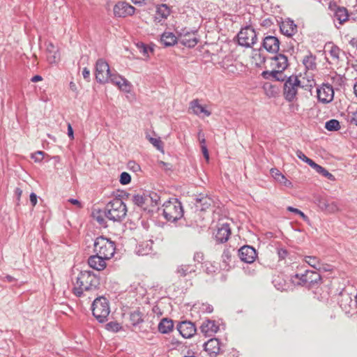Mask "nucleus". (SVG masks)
<instances>
[{
	"mask_svg": "<svg viewBox=\"0 0 357 357\" xmlns=\"http://www.w3.org/2000/svg\"><path fill=\"white\" fill-rule=\"evenodd\" d=\"M160 198V195L156 192L146 191L144 211L148 214H151L153 213L156 209H158Z\"/></svg>",
	"mask_w": 357,
	"mask_h": 357,
	"instance_id": "11",
	"label": "nucleus"
},
{
	"mask_svg": "<svg viewBox=\"0 0 357 357\" xmlns=\"http://www.w3.org/2000/svg\"><path fill=\"white\" fill-rule=\"evenodd\" d=\"M315 59L316 57L310 54L303 58V63L307 70H313L316 68Z\"/></svg>",
	"mask_w": 357,
	"mask_h": 357,
	"instance_id": "36",
	"label": "nucleus"
},
{
	"mask_svg": "<svg viewBox=\"0 0 357 357\" xmlns=\"http://www.w3.org/2000/svg\"><path fill=\"white\" fill-rule=\"evenodd\" d=\"M262 46L270 53H277L280 48V41L275 36H268L264 38Z\"/></svg>",
	"mask_w": 357,
	"mask_h": 357,
	"instance_id": "19",
	"label": "nucleus"
},
{
	"mask_svg": "<svg viewBox=\"0 0 357 357\" xmlns=\"http://www.w3.org/2000/svg\"><path fill=\"white\" fill-rule=\"evenodd\" d=\"M149 141L155 147L158 151L163 152V142L160 138L149 137Z\"/></svg>",
	"mask_w": 357,
	"mask_h": 357,
	"instance_id": "41",
	"label": "nucleus"
},
{
	"mask_svg": "<svg viewBox=\"0 0 357 357\" xmlns=\"http://www.w3.org/2000/svg\"><path fill=\"white\" fill-rule=\"evenodd\" d=\"M296 156L303 162H305L308 157H307L301 151L297 150L296 152Z\"/></svg>",
	"mask_w": 357,
	"mask_h": 357,
	"instance_id": "51",
	"label": "nucleus"
},
{
	"mask_svg": "<svg viewBox=\"0 0 357 357\" xmlns=\"http://www.w3.org/2000/svg\"><path fill=\"white\" fill-rule=\"evenodd\" d=\"M198 139L199 141L200 145H206V139L204 134L202 132V130H199L198 132Z\"/></svg>",
	"mask_w": 357,
	"mask_h": 357,
	"instance_id": "50",
	"label": "nucleus"
},
{
	"mask_svg": "<svg viewBox=\"0 0 357 357\" xmlns=\"http://www.w3.org/2000/svg\"><path fill=\"white\" fill-rule=\"evenodd\" d=\"M45 153L42 151H38L31 154V158L36 162H41L45 158Z\"/></svg>",
	"mask_w": 357,
	"mask_h": 357,
	"instance_id": "43",
	"label": "nucleus"
},
{
	"mask_svg": "<svg viewBox=\"0 0 357 357\" xmlns=\"http://www.w3.org/2000/svg\"><path fill=\"white\" fill-rule=\"evenodd\" d=\"M68 135L71 139L74 138L73 129L70 123L68 125Z\"/></svg>",
	"mask_w": 357,
	"mask_h": 357,
	"instance_id": "59",
	"label": "nucleus"
},
{
	"mask_svg": "<svg viewBox=\"0 0 357 357\" xmlns=\"http://www.w3.org/2000/svg\"><path fill=\"white\" fill-rule=\"evenodd\" d=\"M178 42L185 47H194L198 43V39L196 37V31L185 32L183 31L178 37Z\"/></svg>",
	"mask_w": 357,
	"mask_h": 357,
	"instance_id": "16",
	"label": "nucleus"
},
{
	"mask_svg": "<svg viewBox=\"0 0 357 357\" xmlns=\"http://www.w3.org/2000/svg\"><path fill=\"white\" fill-rule=\"evenodd\" d=\"M304 261L316 270L320 271L322 268V263L320 259L315 256H305Z\"/></svg>",
	"mask_w": 357,
	"mask_h": 357,
	"instance_id": "35",
	"label": "nucleus"
},
{
	"mask_svg": "<svg viewBox=\"0 0 357 357\" xmlns=\"http://www.w3.org/2000/svg\"><path fill=\"white\" fill-rule=\"evenodd\" d=\"M145 192L142 195H136L133 197L132 201L135 205L144 211L145 205Z\"/></svg>",
	"mask_w": 357,
	"mask_h": 357,
	"instance_id": "40",
	"label": "nucleus"
},
{
	"mask_svg": "<svg viewBox=\"0 0 357 357\" xmlns=\"http://www.w3.org/2000/svg\"><path fill=\"white\" fill-rule=\"evenodd\" d=\"M204 347L211 357L215 356L220 351V342L217 338H211L204 343Z\"/></svg>",
	"mask_w": 357,
	"mask_h": 357,
	"instance_id": "24",
	"label": "nucleus"
},
{
	"mask_svg": "<svg viewBox=\"0 0 357 357\" xmlns=\"http://www.w3.org/2000/svg\"><path fill=\"white\" fill-rule=\"evenodd\" d=\"M280 28L281 32L287 36H291L297 31V26L292 20L282 22Z\"/></svg>",
	"mask_w": 357,
	"mask_h": 357,
	"instance_id": "30",
	"label": "nucleus"
},
{
	"mask_svg": "<svg viewBox=\"0 0 357 357\" xmlns=\"http://www.w3.org/2000/svg\"><path fill=\"white\" fill-rule=\"evenodd\" d=\"M340 52V50L339 49V47L333 45L329 50V54L333 59L338 60Z\"/></svg>",
	"mask_w": 357,
	"mask_h": 357,
	"instance_id": "47",
	"label": "nucleus"
},
{
	"mask_svg": "<svg viewBox=\"0 0 357 357\" xmlns=\"http://www.w3.org/2000/svg\"><path fill=\"white\" fill-rule=\"evenodd\" d=\"M328 9L333 13V17L340 24H344L349 19V13L345 7L340 6L336 2L331 1Z\"/></svg>",
	"mask_w": 357,
	"mask_h": 357,
	"instance_id": "14",
	"label": "nucleus"
},
{
	"mask_svg": "<svg viewBox=\"0 0 357 357\" xmlns=\"http://www.w3.org/2000/svg\"><path fill=\"white\" fill-rule=\"evenodd\" d=\"M132 2L136 5L142 6V4H146L151 1V0H131Z\"/></svg>",
	"mask_w": 357,
	"mask_h": 357,
	"instance_id": "57",
	"label": "nucleus"
},
{
	"mask_svg": "<svg viewBox=\"0 0 357 357\" xmlns=\"http://www.w3.org/2000/svg\"><path fill=\"white\" fill-rule=\"evenodd\" d=\"M194 205L196 211H205L213 204V201L206 195L199 194L193 198Z\"/></svg>",
	"mask_w": 357,
	"mask_h": 357,
	"instance_id": "18",
	"label": "nucleus"
},
{
	"mask_svg": "<svg viewBox=\"0 0 357 357\" xmlns=\"http://www.w3.org/2000/svg\"><path fill=\"white\" fill-rule=\"evenodd\" d=\"M257 35L254 29L250 26H245L241 29L238 33V42L241 46L250 47L256 43Z\"/></svg>",
	"mask_w": 357,
	"mask_h": 357,
	"instance_id": "10",
	"label": "nucleus"
},
{
	"mask_svg": "<svg viewBox=\"0 0 357 357\" xmlns=\"http://www.w3.org/2000/svg\"><path fill=\"white\" fill-rule=\"evenodd\" d=\"M279 181H280V185H284L287 188H290L292 186L291 180H279Z\"/></svg>",
	"mask_w": 357,
	"mask_h": 357,
	"instance_id": "55",
	"label": "nucleus"
},
{
	"mask_svg": "<svg viewBox=\"0 0 357 357\" xmlns=\"http://www.w3.org/2000/svg\"><path fill=\"white\" fill-rule=\"evenodd\" d=\"M200 329L205 335L211 336L218 331L219 326L215 324V321L206 320L202 324Z\"/></svg>",
	"mask_w": 357,
	"mask_h": 357,
	"instance_id": "26",
	"label": "nucleus"
},
{
	"mask_svg": "<svg viewBox=\"0 0 357 357\" xmlns=\"http://www.w3.org/2000/svg\"><path fill=\"white\" fill-rule=\"evenodd\" d=\"M68 202L74 205H76L78 208H82V204L77 199H69Z\"/></svg>",
	"mask_w": 357,
	"mask_h": 357,
	"instance_id": "58",
	"label": "nucleus"
},
{
	"mask_svg": "<svg viewBox=\"0 0 357 357\" xmlns=\"http://www.w3.org/2000/svg\"><path fill=\"white\" fill-rule=\"evenodd\" d=\"M294 278L298 279L297 284L312 289L321 281V275L316 271H305V273H296Z\"/></svg>",
	"mask_w": 357,
	"mask_h": 357,
	"instance_id": "8",
	"label": "nucleus"
},
{
	"mask_svg": "<svg viewBox=\"0 0 357 357\" xmlns=\"http://www.w3.org/2000/svg\"><path fill=\"white\" fill-rule=\"evenodd\" d=\"M30 202L33 206H35L37 204V196L34 192L30 195Z\"/></svg>",
	"mask_w": 357,
	"mask_h": 357,
	"instance_id": "54",
	"label": "nucleus"
},
{
	"mask_svg": "<svg viewBox=\"0 0 357 357\" xmlns=\"http://www.w3.org/2000/svg\"><path fill=\"white\" fill-rule=\"evenodd\" d=\"M338 302L340 307L346 313L350 312V310L352 307L356 306L355 301L354 302L351 296L346 291H343L340 294Z\"/></svg>",
	"mask_w": 357,
	"mask_h": 357,
	"instance_id": "21",
	"label": "nucleus"
},
{
	"mask_svg": "<svg viewBox=\"0 0 357 357\" xmlns=\"http://www.w3.org/2000/svg\"><path fill=\"white\" fill-rule=\"evenodd\" d=\"M312 168L321 176L326 177L328 178H333V176L329 173L328 170L316 162L313 165Z\"/></svg>",
	"mask_w": 357,
	"mask_h": 357,
	"instance_id": "38",
	"label": "nucleus"
},
{
	"mask_svg": "<svg viewBox=\"0 0 357 357\" xmlns=\"http://www.w3.org/2000/svg\"><path fill=\"white\" fill-rule=\"evenodd\" d=\"M152 241H143L137 245L135 252L139 256L148 255L152 251Z\"/></svg>",
	"mask_w": 357,
	"mask_h": 357,
	"instance_id": "31",
	"label": "nucleus"
},
{
	"mask_svg": "<svg viewBox=\"0 0 357 357\" xmlns=\"http://www.w3.org/2000/svg\"><path fill=\"white\" fill-rule=\"evenodd\" d=\"M122 328L120 324L116 321H110L106 324V329L112 332H118Z\"/></svg>",
	"mask_w": 357,
	"mask_h": 357,
	"instance_id": "42",
	"label": "nucleus"
},
{
	"mask_svg": "<svg viewBox=\"0 0 357 357\" xmlns=\"http://www.w3.org/2000/svg\"><path fill=\"white\" fill-rule=\"evenodd\" d=\"M119 178H131V176L128 173L124 172L121 174Z\"/></svg>",
	"mask_w": 357,
	"mask_h": 357,
	"instance_id": "63",
	"label": "nucleus"
},
{
	"mask_svg": "<svg viewBox=\"0 0 357 357\" xmlns=\"http://www.w3.org/2000/svg\"><path fill=\"white\" fill-rule=\"evenodd\" d=\"M352 122L357 126V111L353 114Z\"/></svg>",
	"mask_w": 357,
	"mask_h": 357,
	"instance_id": "64",
	"label": "nucleus"
},
{
	"mask_svg": "<svg viewBox=\"0 0 357 357\" xmlns=\"http://www.w3.org/2000/svg\"><path fill=\"white\" fill-rule=\"evenodd\" d=\"M128 167L129 169L134 172H137L141 170L140 166L137 164L135 161H130L128 163Z\"/></svg>",
	"mask_w": 357,
	"mask_h": 357,
	"instance_id": "49",
	"label": "nucleus"
},
{
	"mask_svg": "<svg viewBox=\"0 0 357 357\" xmlns=\"http://www.w3.org/2000/svg\"><path fill=\"white\" fill-rule=\"evenodd\" d=\"M43 80V77L40 76V75H35L33 76L31 79V81L32 82H39V81H41Z\"/></svg>",
	"mask_w": 357,
	"mask_h": 357,
	"instance_id": "61",
	"label": "nucleus"
},
{
	"mask_svg": "<svg viewBox=\"0 0 357 357\" xmlns=\"http://www.w3.org/2000/svg\"><path fill=\"white\" fill-rule=\"evenodd\" d=\"M231 234L230 227L228 224H223L221 227L218 228L215 234V239L220 243L226 242Z\"/></svg>",
	"mask_w": 357,
	"mask_h": 357,
	"instance_id": "28",
	"label": "nucleus"
},
{
	"mask_svg": "<svg viewBox=\"0 0 357 357\" xmlns=\"http://www.w3.org/2000/svg\"><path fill=\"white\" fill-rule=\"evenodd\" d=\"M261 76L265 79H270L272 81H284L286 78V75H284L283 72L279 71L276 69L271 71H264L261 73Z\"/></svg>",
	"mask_w": 357,
	"mask_h": 357,
	"instance_id": "29",
	"label": "nucleus"
},
{
	"mask_svg": "<svg viewBox=\"0 0 357 357\" xmlns=\"http://www.w3.org/2000/svg\"><path fill=\"white\" fill-rule=\"evenodd\" d=\"M313 199L314 203L317 205L319 209L326 213H335L341 210L337 202L329 200L324 195L316 194L314 195Z\"/></svg>",
	"mask_w": 357,
	"mask_h": 357,
	"instance_id": "7",
	"label": "nucleus"
},
{
	"mask_svg": "<svg viewBox=\"0 0 357 357\" xmlns=\"http://www.w3.org/2000/svg\"><path fill=\"white\" fill-rule=\"evenodd\" d=\"M201 149H202V153H203L205 159L206 160H208L209 154H208V149H207L206 146V145L201 146Z\"/></svg>",
	"mask_w": 357,
	"mask_h": 357,
	"instance_id": "53",
	"label": "nucleus"
},
{
	"mask_svg": "<svg viewBox=\"0 0 357 357\" xmlns=\"http://www.w3.org/2000/svg\"><path fill=\"white\" fill-rule=\"evenodd\" d=\"M46 52L47 61L50 63H55L59 59L58 47L52 43L48 42L46 43Z\"/></svg>",
	"mask_w": 357,
	"mask_h": 357,
	"instance_id": "27",
	"label": "nucleus"
},
{
	"mask_svg": "<svg viewBox=\"0 0 357 357\" xmlns=\"http://www.w3.org/2000/svg\"><path fill=\"white\" fill-rule=\"evenodd\" d=\"M22 190L20 188H16L15 190V195L17 197V200L19 202L22 195Z\"/></svg>",
	"mask_w": 357,
	"mask_h": 357,
	"instance_id": "60",
	"label": "nucleus"
},
{
	"mask_svg": "<svg viewBox=\"0 0 357 357\" xmlns=\"http://www.w3.org/2000/svg\"><path fill=\"white\" fill-rule=\"evenodd\" d=\"M91 310L93 315L100 323L105 322L110 312L108 300L104 296L96 298L92 303Z\"/></svg>",
	"mask_w": 357,
	"mask_h": 357,
	"instance_id": "6",
	"label": "nucleus"
},
{
	"mask_svg": "<svg viewBox=\"0 0 357 357\" xmlns=\"http://www.w3.org/2000/svg\"><path fill=\"white\" fill-rule=\"evenodd\" d=\"M160 42L165 47H170L178 42V38L172 32H164L161 36Z\"/></svg>",
	"mask_w": 357,
	"mask_h": 357,
	"instance_id": "34",
	"label": "nucleus"
},
{
	"mask_svg": "<svg viewBox=\"0 0 357 357\" xmlns=\"http://www.w3.org/2000/svg\"><path fill=\"white\" fill-rule=\"evenodd\" d=\"M100 286V278L91 271H82L76 279L73 289L74 294L80 297L84 291L96 290Z\"/></svg>",
	"mask_w": 357,
	"mask_h": 357,
	"instance_id": "2",
	"label": "nucleus"
},
{
	"mask_svg": "<svg viewBox=\"0 0 357 357\" xmlns=\"http://www.w3.org/2000/svg\"><path fill=\"white\" fill-rule=\"evenodd\" d=\"M163 215L169 222H176L183 216L181 202L176 198H170L162 204Z\"/></svg>",
	"mask_w": 357,
	"mask_h": 357,
	"instance_id": "4",
	"label": "nucleus"
},
{
	"mask_svg": "<svg viewBox=\"0 0 357 357\" xmlns=\"http://www.w3.org/2000/svg\"><path fill=\"white\" fill-rule=\"evenodd\" d=\"M325 128L328 131H337L340 129L339 121L336 119H331L326 122Z\"/></svg>",
	"mask_w": 357,
	"mask_h": 357,
	"instance_id": "39",
	"label": "nucleus"
},
{
	"mask_svg": "<svg viewBox=\"0 0 357 357\" xmlns=\"http://www.w3.org/2000/svg\"><path fill=\"white\" fill-rule=\"evenodd\" d=\"M302 87L297 76H290L284 84V96L289 102L293 101L297 94L298 89Z\"/></svg>",
	"mask_w": 357,
	"mask_h": 357,
	"instance_id": "9",
	"label": "nucleus"
},
{
	"mask_svg": "<svg viewBox=\"0 0 357 357\" xmlns=\"http://www.w3.org/2000/svg\"><path fill=\"white\" fill-rule=\"evenodd\" d=\"M271 174L273 177L280 175L279 170L275 168L271 169Z\"/></svg>",
	"mask_w": 357,
	"mask_h": 357,
	"instance_id": "62",
	"label": "nucleus"
},
{
	"mask_svg": "<svg viewBox=\"0 0 357 357\" xmlns=\"http://www.w3.org/2000/svg\"><path fill=\"white\" fill-rule=\"evenodd\" d=\"M155 9L154 22L162 24L170 15L171 9L165 3L157 5Z\"/></svg>",
	"mask_w": 357,
	"mask_h": 357,
	"instance_id": "20",
	"label": "nucleus"
},
{
	"mask_svg": "<svg viewBox=\"0 0 357 357\" xmlns=\"http://www.w3.org/2000/svg\"><path fill=\"white\" fill-rule=\"evenodd\" d=\"M189 110L195 115H200L204 114L206 116H209L211 112L207 110L205 107L202 106L198 99H195L190 102Z\"/></svg>",
	"mask_w": 357,
	"mask_h": 357,
	"instance_id": "25",
	"label": "nucleus"
},
{
	"mask_svg": "<svg viewBox=\"0 0 357 357\" xmlns=\"http://www.w3.org/2000/svg\"><path fill=\"white\" fill-rule=\"evenodd\" d=\"M238 256L242 261L251 264L255 261L257 255L253 247L244 245L238 250Z\"/></svg>",
	"mask_w": 357,
	"mask_h": 357,
	"instance_id": "15",
	"label": "nucleus"
},
{
	"mask_svg": "<svg viewBox=\"0 0 357 357\" xmlns=\"http://www.w3.org/2000/svg\"><path fill=\"white\" fill-rule=\"evenodd\" d=\"M222 262L225 264L224 268H226L227 266L229 265L228 262L230 260L231 258V253L228 249H226L223 251L222 255Z\"/></svg>",
	"mask_w": 357,
	"mask_h": 357,
	"instance_id": "44",
	"label": "nucleus"
},
{
	"mask_svg": "<svg viewBox=\"0 0 357 357\" xmlns=\"http://www.w3.org/2000/svg\"><path fill=\"white\" fill-rule=\"evenodd\" d=\"M204 259V255L202 252H196L194 255V260L200 263Z\"/></svg>",
	"mask_w": 357,
	"mask_h": 357,
	"instance_id": "52",
	"label": "nucleus"
},
{
	"mask_svg": "<svg viewBox=\"0 0 357 357\" xmlns=\"http://www.w3.org/2000/svg\"><path fill=\"white\" fill-rule=\"evenodd\" d=\"M135 8L126 1H118L113 8L116 17H126L135 13Z\"/></svg>",
	"mask_w": 357,
	"mask_h": 357,
	"instance_id": "12",
	"label": "nucleus"
},
{
	"mask_svg": "<svg viewBox=\"0 0 357 357\" xmlns=\"http://www.w3.org/2000/svg\"><path fill=\"white\" fill-rule=\"evenodd\" d=\"M96 79L100 84L111 82L123 91L129 92L130 91V82L116 72L113 73L110 70L109 64L102 59L96 61Z\"/></svg>",
	"mask_w": 357,
	"mask_h": 357,
	"instance_id": "1",
	"label": "nucleus"
},
{
	"mask_svg": "<svg viewBox=\"0 0 357 357\" xmlns=\"http://www.w3.org/2000/svg\"><path fill=\"white\" fill-rule=\"evenodd\" d=\"M128 208L120 198H114L104 208L105 218L113 222H121L127 215Z\"/></svg>",
	"mask_w": 357,
	"mask_h": 357,
	"instance_id": "3",
	"label": "nucleus"
},
{
	"mask_svg": "<svg viewBox=\"0 0 357 357\" xmlns=\"http://www.w3.org/2000/svg\"><path fill=\"white\" fill-rule=\"evenodd\" d=\"M317 98L319 102L322 103H329L334 98V90L331 85L323 84L317 89Z\"/></svg>",
	"mask_w": 357,
	"mask_h": 357,
	"instance_id": "13",
	"label": "nucleus"
},
{
	"mask_svg": "<svg viewBox=\"0 0 357 357\" xmlns=\"http://www.w3.org/2000/svg\"><path fill=\"white\" fill-rule=\"evenodd\" d=\"M82 76L83 77L88 80L90 77V70L87 68H84L82 70Z\"/></svg>",
	"mask_w": 357,
	"mask_h": 357,
	"instance_id": "56",
	"label": "nucleus"
},
{
	"mask_svg": "<svg viewBox=\"0 0 357 357\" xmlns=\"http://www.w3.org/2000/svg\"><path fill=\"white\" fill-rule=\"evenodd\" d=\"M271 66L279 71L283 72L288 66L287 57L282 54L275 55L272 58Z\"/></svg>",
	"mask_w": 357,
	"mask_h": 357,
	"instance_id": "23",
	"label": "nucleus"
},
{
	"mask_svg": "<svg viewBox=\"0 0 357 357\" xmlns=\"http://www.w3.org/2000/svg\"><path fill=\"white\" fill-rule=\"evenodd\" d=\"M138 49L141 53L143 54L144 56H148L149 52L152 51L151 47H147L144 43H140L137 45Z\"/></svg>",
	"mask_w": 357,
	"mask_h": 357,
	"instance_id": "48",
	"label": "nucleus"
},
{
	"mask_svg": "<svg viewBox=\"0 0 357 357\" xmlns=\"http://www.w3.org/2000/svg\"><path fill=\"white\" fill-rule=\"evenodd\" d=\"M115 250V243L102 236L97 237L94 241L93 250L95 253L107 259L114 256Z\"/></svg>",
	"mask_w": 357,
	"mask_h": 357,
	"instance_id": "5",
	"label": "nucleus"
},
{
	"mask_svg": "<svg viewBox=\"0 0 357 357\" xmlns=\"http://www.w3.org/2000/svg\"><path fill=\"white\" fill-rule=\"evenodd\" d=\"M177 330L184 338L192 337L195 334L197 331L195 324L190 321H184L180 322L177 325Z\"/></svg>",
	"mask_w": 357,
	"mask_h": 357,
	"instance_id": "17",
	"label": "nucleus"
},
{
	"mask_svg": "<svg viewBox=\"0 0 357 357\" xmlns=\"http://www.w3.org/2000/svg\"><path fill=\"white\" fill-rule=\"evenodd\" d=\"M130 319L134 326L139 325L144 321L143 314L139 310L130 313Z\"/></svg>",
	"mask_w": 357,
	"mask_h": 357,
	"instance_id": "37",
	"label": "nucleus"
},
{
	"mask_svg": "<svg viewBox=\"0 0 357 357\" xmlns=\"http://www.w3.org/2000/svg\"><path fill=\"white\" fill-rule=\"evenodd\" d=\"M197 266L195 264H181L178 266L176 273L178 277H185L196 271Z\"/></svg>",
	"mask_w": 357,
	"mask_h": 357,
	"instance_id": "32",
	"label": "nucleus"
},
{
	"mask_svg": "<svg viewBox=\"0 0 357 357\" xmlns=\"http://www.w3.org/2000/svg\"><path fill=\"white\" fill-rule=\"evenodd\" d=\"M277 252L280 260L285 259L289 255V251L284 248H278Z\"/></svg>",
	"mask_w": 357,
	"mask_h": 357,
	"instance_id": "46",
	"label": "nucleus"
},
{
	"mask_svg": "<svg viewBox=\"0 0 357 357\" xmlns=\"http://www.w3.org/2000/svg\"><path fill=\"white\" fill-rule=\"evenodd\" d=\"M107 260H108L107 258L96 253V255L89 257L88 264L91 268L97 271H101L106 267Z\"/></svg>",
	"mask_w": 357,
	"mask_h": 357,
	"instance_id": "22",
	"label": "nucleus"
},
{
	"mask_svg": "<svg viewBox=\"0 0 357 357\" xmlns=\"http://www.w3.org/2000/svg\"><path fill=\"white\" fill-rule=\"evenodd\" d=\"M287 210L289 211L293 212L296 213V215H298L304 221L308 220V218L306 215H305L304 213H303L301 211H300L298 208H294L292 206H288Z\"/></svg>",
	"mask_w": 357,
	"mask_h": 357,
	"instance_id": "45",
	"label": "nucleus"
},
{
	"mask_svg": "<svg viewBox=\"0 0 357 357\" xmlns=\"http://www.w3.org/2000/svg\"><path fill=\"white\" fill-rule=\"evenodd\" d=\"M158 331L162 334H167L172 331L174 328L173 321L168 318H163L160 321L158 326Z\"/></svg>",
	"mask_w": 357,
	"mask_h": 357,
	"instance_id": "33",
	"label": "nucleus"
}]
</instances>
